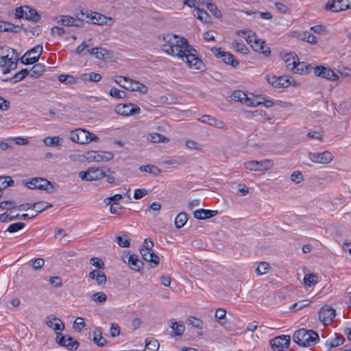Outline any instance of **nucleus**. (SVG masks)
I'll return each instance as SVG.
<instances>
[{
    "label": "nucleus",
    "mask_w": 351,
    "mask_h": 351,
    "mask_svg": "<svg viewBox=\"0 0 351 351\" xmlns=\"http://www.w3.org/2000/svg\"><path fill=\"white\" fill-rule=\"evenodd\" d=\"M313 68L314 66H312L311 64H306L304 62H300V60H298V64H296V68L294 69L292 72L300 75L308 74L312 69H313Z\"/></svg>",
    "instance_id": "25"
},
{
    "label": "nucleus",
    "mask_w": 351,
    "mask_h": 351,
    "mask_svg": "<svg viewBox=\"0 0 351 351\" xmlns=\"http://www.w3.org/2000/svg\"><path fill=\"white\" fill-rule=\"evenodd\" d=\"M188 220V215L186 213H179L175 219V225L177 228H182Z\"/></svg>",
    "instance_id": "36"
},
{
    "label": "nucleus",
    "mask_w": 351,
    "mask_h": 351,
    "mask_svg": "<svg viewBox=\"0 0 351 351\" xmlns=\"http://www.w3.org/2000/svg\"><path fill=\"white\" fill-rule=\"evenodd\" d=\"M325 9L334 12L351 9V0H334L329 1L326 5Z\"/></svg>",
    "instance_id": "15"
},
{
    "label": "nucleus",
    "mask_w": 351,
    "mask_h": 351,
    "mask_svg": "<svg viewBox=\"0 0 351 351\" xmlns=\"http://www.w3.org/2000/svg\"><path fill=\"white\" fill-rule=\"evenodd\" d=\"M232 45L233 49L243 54H247L249 52L248 48L243 43H239L237 40H234L232 43Z\"/></svg>",
    "instance_id": "45"
},
{
    "label": "nucleus",
    "mask_w": 351,
    "mask_h": 351,
    "mask_svg": "<svg viewBox=\"0 0 351 351\" xmlns=\"http://www.w3.org/2000/svg\"><path fill=\"white\" fill-rule=\"evenodd\" d=\"M218 214L217 210L199 209L193 212V217L197 219H206L213 217Z\"/></svg>",
    "instance_id": "24"
},
{
    "label": "nucleus",
    "mask_w": 351,
    "mask_h": 351,
    "mask_svg": "<svg viewBox=\"0 0 351 351\" xmlns=\"http://www.w3.org/2000/svg\"><path fill=\"white\" fill-rule=\"evenodd\" d=\"M335 315L334 308L329 306H325L319 311V319L324 325H328L331 323Z\"/></svg>",
    "instance_id": "19"
},
{
    "label": "nucleus",
    "mask_w": 351,
    "mask_h": 351,
    "mask_svg": "<svg viewBox=\"0 0 351 351\" xmlns=\"http://www.w3.org/2000/svg\"><path fill=\"white\" fill-rule=\"evenodd\" d=\"M245 40L247 43L251 45L252 48L255 51L261 53L266 56H270V48L265 46L264 40L257 39L255 33H253L252 35H247Z\"/></svg>",
    "instance_id": "7"
},
{
    "label": "nucleus",
    "mask_w": 351,
    "mask_h": 351,
    "mask_svg": "<svg viewBox=\"0 0 351 351\" xmlns=\"http://www.w3.org/2000/svg\"><path fill=\"white\" fill-rule=\"evenodd\" d=\"M61 23L65 26L74 27L75 19L71 16H63L60 21Z\"/></svg>",
    "instance_id": "61"
},
{
    "label": "nucleus",
    "mask_w": 351,
    "mask_h": 351,
    "mask_svg": "<svg viewBox=\"0 0 351 351\" xmlns=\"http://www.w3.org/2000/svg\"><path fill=\"white\" fill-rule=\"evenodd\" d=\"M206 8L216 18H222V14L221 11L218 10L217 5L213 3V1H208Z\"/></svg>",
    "instance_id": "46"
},
{
    "label": "nucleus",
    "mask_w": 351,
    "mask_h": 351,
    "mask_svg": "<svg viewBox=\"0 0 351 351\" xmlns=\"http://www.w3.org/2000/svg\"><path fill=\"white\" fill-rule=\"evenodd\" d=\"M124 236V240L121 236L115 237L114 241L121 247H128L130 245V240L127 235L125 234Z\"/></svg>",
    "instance_id": "51"
},
{
    "label": "nucleus",
    "mask_w": 351,
    "mask_h": 351,
    "mask_svg": "<svg viewBox=\"0 0 351 351\" xmlns=\"http://www.w3.org/2000/svg\"><path fill=\"white\" fill-rule=\"evenodd\" d=\"M283 60L286 64L287 69L293 71L296 68V64H298L299 58L297 54L293 52L285 54L283 56Z\"/></svg>",
    "instance_id": "22"
},
{
    "label": "nucleus",
    "mask_w": 351,
    "mask_h": 351,
    "mask_svg": "<svg viewBox=\"0 0 351 351\" xmlns=\"http://www.w3.org/2000/svg\"><path fill=\"white\" fill-rule=\"evenodd\" d=\"M60 82L65 84H73L75 82V78L72 75L61 74L58 76Z\"/></svg>",
    "instance_id": "58"
},
{
    "label": "nucleus",
    "mask_w": 351,
    "mask_h": 351,
    "mask_svg": "<svg viewBox=\"0 0 351 351\" xmlns=\"http://www.w3.org/2000/svg\"><path fill=\"white\" fill-rule=\"evenodd\" d=\"M336 337L332 339L329 345L330 348H335L337 347L339 345H341L345 341V338L339 334H335Z\"/></svg>",
    "instance_id": "53"
},
{
    "label": "nucleus",
    "mask_w": 351,
    "mask_h": 351,
    "mask_svg": "<svg viewBox=\"0 0 351 351\" xmlns=\"http://www.w3.org/2000/svg\"><path fill=\"white\" fill-rule=\"evenodd\" d=\"M144 261L153 264V267H156L159 264L160 258L153 251L147 254H143Z\"/></svg>",
    "instance_id": "33"
},
{
    "label": "nucleus",
    "mask_w": 351,
    "mask_h": 351,
    "mask_svg": "<svg viewBox=\"0 0 351 351\" xmlns=\"http://www.w3.org/2000/svg\"><path fill=\"white\" fill-rule=\"evenodd\" d=\"M95 280L98 285H104L106 283V276L104 271L99 270Z\"/></svg>",
    "instance_id": "64"
},
{
    "label": "nucleus",
    "mask_w": 351,
    "mask_h": 351,
    "mask_svg": "<svg viewBox=\"0 0 351 351\" xmlns=\"http://www.w3.org/2000/svg\"><path fill=\"white\" fill-rule=\"evenodd\" d=\"M270 269L269 265L266 262H261L256 269V272L258 275H263L268 272Z\"/></svg>",
    "instance_id": "52"
},
{
    "label": "nucleus",
    "mask_w": 351,
    "mask_h": 351,
    "mask_svg": "<svg viewBox=\"0 0 351 351\" xmlns=\"http://www.w3.org/2000/svg\"><path fill=\"white\" fill-rule=\"evenodd\" d=\"M94 335H95V337L93 340L94 343L95 344H97L98 346L103 347L106 344L107 341L102 337L101 331L100 330V329H97V330H95Z\"/></svg>",
    "instance_id": "40"
},
{
    "label": "nucleus",
    "mask_w": 351,
    "mask_h": 351,
    "mask_svg": "<svg viewBox=\"0 0 351 351\" xmlns=\"http://www.w3.org/2000/svg\"><path fill=\"white\" fill-rule=\"evenodd\" d=\"M188 51H182V53H180V58L184 61L190 68L195 69H201L203 66L202 60L198 58L193 51H195L193 47L190 45L189 48L186 49Z\"/></svg>",
    "instance_id": "6"
},
{
    "label": "nucleus",
    "mask_w": 351,
    "mask_h": 351,
    "mask_svg": "<svg viewBox=\"0 0 351 351\" xmlns=\"http://www.w3.org/2000/svg\"><path fill=\"white\" fill-rule=\"evenodd\" d=\"M247 96V95L240 90H234L231 95V98L232 100L235 101H239L243 104L245 103V101L246 100Z\"/></svg>",
    "instance_id": "44"
},
{
    "label": "nucleus",
    "mask_w": 351,
    "mask_h": 351,
    "mask_svg": "<svg viewBox=\"0 0 351 351\" xmlns=\"http://www.w3.org/2000/svg\"><path fill=\"white\" fill-rule=\"evenodd\" d=\"M303 282L304 285L312 287L316 285L318 282V277L315 274H308L305 275Z\"/></svg>",
    "instance_id": "39"
},
{
    "label": "nucleus",
    "mask_w": 351,
    "mask_h": 351,
    "mask_svg": "<svg viewBox=\"0 0 351 351\" xmlns=\"http://www.w3.org/2000/svg\"><path fill=\"white\" fill-rule=\"evenodd\" d=\"M301 39L311 44H316L317 42L316 37L308 32L303 33Z\"/></svg>",
    "instance_id": "55"
},
{
    "label": "nucleus",
    "mask_w": 351,
    "mask_h": 351,
    "mask_svg": "<svg viewBox=\"0 0 351 351\" xmlns=\"http://www.w3.org/2000/svg\"><path fill=\"white\" fill-rule=\"evenodd\" d=\"M314 74L317 77L326 79L331 82H335L339 80V75L335 73L330 67L323 65H318L314 66Z\"/></svg>",
    "instance_id": "9"
},
{
    "label": "nucleus",
    "mask_w": 351,
    "mask_h": 351,
    "mask_svg": "<svg viewBox=\"0 0 351 351\" xmlns=\"http://www.w3.org/2000/svg\"><path fill=\"white\" fill-rule=\"evenodd\" d=\"M211 51L217 58H222V60L226 64H230L235 68L239 65V62L235 59L234 56L229 53L221 51V48L213 47Z\"/></svg>",
    "instance_id": "14"
},
{
    "label": "nucleus",
    "mask_w": 351,
    "mask_h": 351,
    "mask_svg": "<svg viewBox=\"0 0 351 351\" xmlns=\"http://www.w3.org/2000/svg\"><path fill=\"white\" fill-rule=\"evenodd\" d=\"M101 156L100 152L96 151H89L85 154L86 160L88 162H101L102 158Z\"/></svg>",
    "instance_id": "34"
},
{
    "label": "nucleus",
    "mask_w": 351,
    "mask_h": 351,
    "mask_svg": "<svg viewBox=\"0 0 351 351\" xmlns=\"http://www.w3.org/2000/svg\"><path fill=\"white\" fill-rule=\"evenodd\" d=\"M43 53V46L36 45L30 50H28L21 58V62L23 64L28 65L36 63Z\"/></svg>",
    "instance_id": "8"
},
{
    "label": "nucleus",
    "mask_w": 351,
    "mask_h": 351,
    "mask_svg": "<svg viewBox=\"0 0 351 351\" xmlns=\"http://www.w3.org/2000/svg\"><path fill=\"white\" fill-rule=\"evenodd\" d=\"M21 29V27L19 25H14L11 23H3L0 25L1 32H19Z\"/></svg>",
    "instance_id": "38"
},
{
    "label": "nucleus",
    "mask_w": 351,
    "mask_h": 351,
    "mask_svg": "<svg viewBox=\"0 0 351 351\" xmlns=\"http://www.w3.org/2000/svg\"><path fill=\"white\" fill-rule=\"evenodd\" d=\"M293 339L300 346L309 347L316 344L319 337L313 330L300 328L294 332Z\"/></svg>",
    "instance_id": "2"
},
{
    "label": "nucleus",
    "mask_w": 351,
    "mask_h": 351,
    "mask_svg": "<svg viewBox=\"0 0 351 351\" xmlns=\"http://www.w3.org/2000/svg\"><path fill=\"white\" fill-rule=\"evenodd\" d=\"M123 199V196L121 194L117 193L114 195L108 197L104 199V202L108 205L111 204V202H118L119 201Z\"/></svg>",
    "instance_id": "57"
},
{
    "label": "nucleus",
    "mask_w": 351,
    "mask_h": 351,
    "mask_svg": "<svg viewBox=\"0 0 351 351\" xmlns=\"http://www.w3.org/2000/svg\"><path fill=\"white\" fill-rule=\"evenodd\" d=\"M274 166L271 160H263L261 161L251 160L245 162V167L250 171H261L271 169Z\"/></svg>",
    "instance_id": "10"
},
{
    "label": "nucleus",
    "mask_w": 351,
    "mask_h": 351,
    "mask_svg": "<svg viewBox=\"0 0 351 351\" xmlns=\"http://www.w3.org/2000/svg\"><path fill=\"white\" fill-rule=\"evenodd\" d=\"M110 173V169L107 166L99 167H91L86 171H82L79 173V177L84 181L98 180L108 176Z\"/></svg>",
    "instance_id": "3"
},
{
    "label": "nucleus",
    "mask_w": 351,
    "mask_h": 351,
    "mask_svg": "<svg viewBox=\"0 0 351 351\" xmlns=\"http://www.w3.org/2000/svg\"><path fill=\"white\" fill-rule=\"evenodd\" d=\"M160 347L159 342L157 339H148L145 340V350L146 351H157Z\"/></svg>",
    "instance_id": "37"
},
{
    "label": "nucleus",
    "mask_w": 351,
    "mask_h": 351,
    "mask_svg": "<svg viewBox=\"0 0 351 351\" xmlns=\"http://www.w3.org/2000/svg\"><path fill=\"white\" fill-rule=\"evenodd\" d=\"M169 327L172 330L171 337L181 336L184 332V325L182 322H178L175 319L169 321Z\"/></svg>",
    "instance_id": "23"
},
{
    "label": "nucleus",
    "mask_w": 351,
    "mask_h": 351,
    "mask_svg": "<svg viewBox=\"0 0 351 351\" xmlns=\"http://www.w3.org/2000/svg\"><path fill=\"white\" fill-rule=\"evenodd\" d=\"M45 66L40 63L34 64L29 71V75L32 77L37 78L40 77L45 71Z\"/></svg>",
    "instance_id": "27"
},
{
    "label": "nucleus",
    "mask_w": 351,
    "mask_h": 351,
    "mask_svg": "<svg viewBox=\"0 0 351 351\" xmlns=\"http://www.w3.org/2000/svg\"><path fill=\"white\" fill-rule=\"evenodd\" d=\"M56 342L59 346L65 347L69 350L74 351L79 347V343L74 340L73 337L66 338L62 332H56Z\"/></svg>",
    "instance_id": "11"
},
{
    "label": "nucleus",
    "mask_w": 351,
    "mask_h": 351,
    "mask_svg": "<svg viewBox=\"0 0 351 351\" xmlns=\"http://www.w3.org/2000/svg\"><path fill=\"white\" fill-rule=\"evenodd\" d=\"M19 218V215H10L6 213L0 215V222H7L8 221H14Z\"/></svg>",
    "instance_id": "60"
},
{
    "label": "nucleus",
    "mask_w": 351,
    "mask_h": 351,
    "mask_svg": "<svg viewBox=\"0 0 351 351\" xmlns=\"http://www.w3.org/2000/svg\"><path fill=\"white\" fill-rule=\"evenodd\" d=\"M91 300L97 303L103 304L107 300V295L103 292H97L91 295Z\"/></svg>",
    "instance_id": "49"
},
{
    "label": "nucleus",
    "mask_w": 351,
    "mask_h": 351,
    "mask_svg": "<svg viewBox=\"0 0 351 351\" xmlns=\"http://www.w3.org/2000/svg\"><path fill=\"white\" fill-rule=\"evenodd\" d=\"M308 158L313 162L319 164H328L333 160V155L329 151L322 153H308Z\"/></svg>",
    "instance_id": "16"
},
{
    "label": "nucleus",
    "mask_w": 351,
    "mask_h": 351,
    "mask_svg": "<svg viewBox=\"0 0 351 351\" xmlns=\"http://www.w3.org/2000/svg\"><path fill=\"white\" fill-rule=\"evenodd\" d=\"M60 138L58 136L50 137L47 136L43 139V143L46 146L55 147L61 145Z\"/></svg>",
    "instance_id": "42"
},
{
    "label": "nucleus",
    "mask_w": 351,
    "mask_h": 351,
    "mask_svg": "<svg viewBox=\"0 0 351 351\" xmlns=\"http://www.w3.org/2000/svg\"><path fill=\"white\" fill-rule=\"evenodd\" d=\"M25 9L27 10V12H25L26 19L32 20L35 22H37L40 19V16L37 13L36 10L30 8L29 6H25Z\"/></svg>",
    "instance_id": "35"
},
{
    "label": "nucleus",
    "mask_w": 351,
    "mask_h": 351,
    "mask_svg": "<svg viewBox=\"0 0 351 351\" xmlns=\"http://www.w3.org/2000/svg\"><path fill=\"white\" fill-rule=\"evenodd\" d=\"M31 189H39L46 191L47 193H53L57 190V184L43 178H33L25 184Z\"/></svg>",
    "instance_id": "5"
},
{
    "label": "nucleus",
    "mask_w": 351,
    "mask_h": 351,
    "mask_svg": "<svg viewBox=\"0 0 351 351\" xmlns=\"http://www.w3.org/2000/svg\"><path fill=\"white\" fill-rule=\"evenodd\" d=\"M53 207V205L47 202H37L31 205L30 208L36 211L35 215L37 216L43 210Z\"/></svg>",
    "instance_id": "26"
},
{
    "label": "nucleus",
    "mask_w": 351,
    "mask_h": 351,
    "mask_svg": "<svg viewBox=\"0 0 351 351\" xmlns=\"http://www.w3.org/2000/svg\"><path fill=\"white\" fill-rule=\"evenodd\" d=\"M96 56L95 58L97 59H104L107 55H108V50L102 47H95Z\"/></svg>",
    "instance_id": "63"
},
{
    "label": "nucleus",
    "mask_w": 351,
    "mask_h": 351,
    "mask_svg": "<svg viewBox=\"0 0 351 351\" xmlns=\"http://www.w3.org/2000/svg\"><path fill=\"white\" fill-rule=\"evenodd\" d=\"M289 343L290 337L289 335L276 337L270 340V345L274 350H278V351H280L288 348Z\"/></svg>",
    "instance_id": "17"
},
{
    "label": "nucleus",
    "mask_w": 351,
    "mask_h": 351,
    "mask_svg": "<svg viewBox=\"0 0 351 351\" xmlns=\"http://www.w3.org/2000/svg\"><path fill=\"white\" fill-rule=\"evenodd\" d=\"M147 139L153 143H160L168 141V139L163 135L158 133H151L149 134Z\"/></svg>",
    "instance_id": "47"
},
{
    "label": "nucleus",
    "mask_w": 351,
    "mask_h": 351,
    "mask_svg": "<svg viewBox=\"0 0 351 351\" xmlns=\"http://www.w3.org/2000/svg\"><path fill=\"white\" fill-rule=\"evenodd\" d=\"M123 261L128 265L130 268L135 271H140L143 266V263L138 258L137 255L130 254L125 251L123 254Z\"/></svg>",
    "instance_id": "12"
},
{
    "label": "nucleus",
    "mask_w": 351,
    "mask_h": 351,
    "mask_svg": "<svg viewBox=\"0 0 351 351\" xmlns=\"http://www.w3.org/2000/svg\"><path fill=\"white\" fill-rule=\"evenodd\" d=\"M78 79L81 80L82 81H90V82H99L101 79V76L99 73H96L94 72H91L90 73H83L79 75Z\"/></svg>",
    "instance_id": "28"
},
{
    "label": "nucleus",
    "mask_w": 351,
    "mask_h": 351,
    "mask_svg": "<svg viewBox=\"0 0 351 351\" xmlns=\"http://www.w3.org/2000/svg\"><path fill=\"white\" fill-rule=\"evenodd\" d=\"M292 77L282 75L277 77L276 87L275 88H287L291 84Z\"/></svg>",
    "instance_id": "31"
},
{
    "label": "nucleus",
    "mask_w": 351,
    "mask_h": 351,
    "mask_svg": "<svg viewBox=\"0 0 351 351\" xmlns=\"http://www.w3.org/2000/svg\"><path fill=\"white\" fill-rule=\"evenodd\" d=\"M80 14L82 16H85L87 19H90V20L95 24L102 25L106 23V18L99 13L92 12L88 10H81L80 13H77V15H79Z\"/></svg>",
    "instance_id": "18"
},
{
    "label": "nucleus",
    "mask_w": 351,
    "mask_h": 351,
    "mask_svg": "<svg viewBox=\"0 0 351 351\" xmlns=\"http://www.w3.org/2000/svg\"><path fill=\"white\" fill-rule=\"evenodd\" d=\"M46 324L48 327L53 328L56 332H62L65 328L64 322L53 315L47 317Z\"/></svg>",
    "instance_id": "20"
},
{
    "label": "nucleus",
    "mask_w": 351,
    "mask_h": 351,
    "mask_svg": "<svg viewBox=\"0 0 351 351\" xmlns=\"http://www.w3.org/2000/svg\"><path fill=\"white\" fill-rule=\"evenodd\" d=\"M113 80L117 83L120 86L126 90H130L132 79L123 76L114 77Z\"/></svg>",
    "instance_id": "32"
},
{
    "label": "nucleus",
    "mask_w": 351,
    "mask_h": 351,
    "mask_svg": "<svg viewBox=\"0 0 351 351\" xmlns=\"http://www.w3.org/2000/svg\"><path fill=\"white\" fill-rule=\"evenodd\" d=\"M198 120L202 123H208L210 125L216 127L219 129H223L226 128V124L223 121L219 120L216 117L210 115H203L202 117H199Z\"/></svg>",
    "instance_id": "21"
},
{
    "label": "nucleus",
    "mask_w": 351,
    "mask_h": 351,
    "mask_svg": "<svg viewBox=\"0 0 351 351\" xmlns=\"http://www.w3.org/2000/svg\"><path fill=\"white\" fill-rule=\"evenodd\" d=\"M90 264L95 266V267L98 268L99 269H104V261L99 258L97 257H92L90 261Z\"/></svg>",
    "instance_id": "56"
},
{
    "label": "nucleus",
    "mask_w": 351,
    "mask_h": 351,
    "mask_svg": "<svg viewBox=\"0 0 351 351\" xmlns=\"http://www.w3.org/2000/svg\"><path fill=\"white\" fill-rule=\"evenodd\" d=\"M29 75V71L27 69H24L21 70L19 72L16 73L14 76L10 78H7L4 80L5 82H11L12 83H17L22 80H23L27 75Z\"/></svg>",
    "instance_id": "30"
},
{
    "label": "nucleus",
    "mask_w": 351,
    "mask_h": 351,
    "mask_svg": "<svg viewBox=\"0 0 351 351\" xmlns=\"http://www.w3.org/2000/svg\"><path fill=\"white\" fill-rule=\"evenodd\" d=\"M163 40L165 43L161 47L162 51L178 58L182 51H188L186 49L190 47L186 38H179L176 35L167 34L163 36Z\"/></svg>",
    "instance_id": "1"
},
{
    "label": "nucleus",
    "mask_w": 351,
    "mask_h": 351,
    "mask_svg": "<svg viewBox=\"0 0 351 351\" xmlns=\"http://www.w3.org/2000/svg\"><path fill=\"white\" fill-rule=\"evenodd\" d=\"M148 193H149L148 190L145 188L137 189L134 191V198L135 199H140L141 198L147 195Z\"/></svg>",
    "instance_id": "59"
},
{
    "label": "nucleus",
    "mask_w": 351,
    "mask_h": 351,
    "mask_svg": "<svg viewBox=\"0 0 351 351\" xmlns=\"http://www.w3.org/2000/svg\"><path fill=\"white\" fill-rule=\"evenodd\" d=\"M115 111L121 115L131 116L138 114L141 112V108L136 104L128 103L116 106Z\"/></svg>",
    "instance_id": "13"
},
{
    "label": "nucleus",
    "mask_w": 351,
    "mask_h": 351,
    "mask_svg": "<svg viewBox=\"0 0 351 351\" xmlns=\"http://www.w3.org/2000/svg\"><path fill=\"white\" fill-rule=\"evenodd\" d=\"M311 303V301L310 300H301V301H299L298 302H295L293 304H292L291 306H290V310L291 311H298V310H300L304 307H307L309 306Z\"/></svg>",
    "instance_id": "48"
},
{
    "label": "nucleus",
    "mask_w": 351,
    "mask_h": 351,
    "mask_svg": "<svg viewBox=\"0 0 351 351\" xmlns=\"http://www.w3.org/2000/svg\"><path fill=\"white\" fill-rule=\"evenodd\" d=\"M252 115L254 117L257 118V121L265 123L267 120H270L271 118L267 117L266 112L263 110H256L251 112Z\"/></svg>",
    "instance_id": "43"
},
{
    "label": "nucleus",
    "mask_w": 351,
    "mask_h": 351,
    "mask_svg": "<svg viewBox=\"0 0 351 351\" xmlns=\"http://www.w3.org/2000/svg\"><path fill=\"white\" fill-rule=\"evenodd\" d=\"M197 10V18L199 21L204 23H208L210 20L209 14L203 9H200L199 8H196Z\"/></svg>",
    "instance_id": "50"
},
{
    "label": "nucleus",
    "mask_w": 351,
    "mask_h": 351,
    "mask_svg": "<svg viewBox=\"0 0 351 351\" xmlns=\"http://www.w3.org/2000/svg\"><path fill=\"white\" fill-rule=\"evenodd\" d=\"M138 169L141 172L149 173L155 176H158L161 173V170L158 167L153 165H142L139 167Z\"/></svg>",
    "instance_id": "29"
},
{
    "label": "nucleus",
    "mask_w": 351,
    "mask_h": 351,
    "mask_svg": "<svg viewBox=\"0 0 351 351\" xmlns=\"http://www.w3.org/2000/svg\"><path fill=\"white\" fill-rule=\"evenodd\" d=\"M189 323L195 328H202L203 322L201 319H197L193 316H190L189 318Z\"/></svg>",
    "instance_id": "62"
},
{
    "label": "nucleus",
    "mask_w": 351,
    "mask_h": 351,
    "mask_svg": "<svg viewBox=\"0 0 351 351\" xmlns=\"http://www.w3.org/2000/svg\"><path fill=\"white\" fill-rule=\"evenodd\" d=\"M25 226V224L22 222L12 223L11 225H10L8 226L7 231H8L10 233H14V232H16L21 230Z\"/></svg>",
    "instance_id": "54"
},
{
    "label": "nucleus",
    "mask_w": 351,
    "mask_h": 351,
    "mask_svg": "<svg viewBox=\"0 0 351 351\" xmlns=\"http://www.w3.org/2000/svg\"><path fill=\"white\" fill-rule=\"evenodd\" d=\"M69 138L79 144H86L92 141L97 142L99 141V138L95 134L81 128L71 131L69 134Z\"/></svg>",
    "instance_id": "4"
},
{
    "label": "nucleus",
    "mask_w": 351,
    "mask_h": 351,
    "mask_svg": "<svg viewBox=\"0 0 351 351\" xmlns=\"http://www.w3.org/2000/svg\"><path fill=\"white\" fill-rule=\"evenodd\" d=\"M226 311L224 308H219L216 310L215 317L221 326H224L226 323Z\"/></svg>",
    "instance_id": "41"
}]
</instances>
